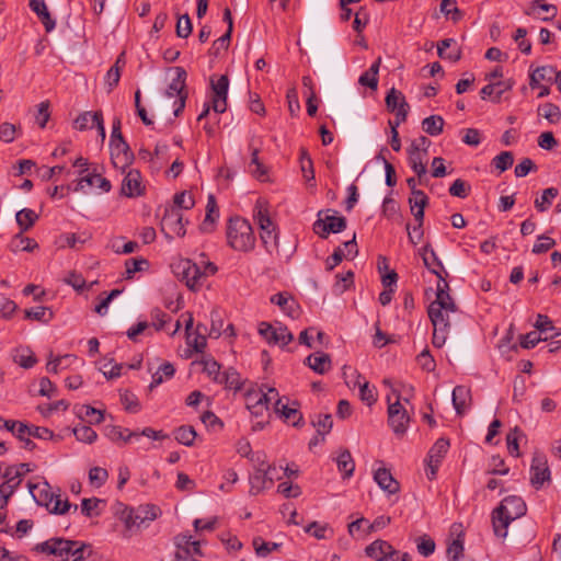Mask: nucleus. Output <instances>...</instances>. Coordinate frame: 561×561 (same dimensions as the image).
Masks as SVG:
<instances>
[{
    "mask_svg": "<svg viewBox=\"0 0 561 561\" xmlns=\"http://www.w3.org/2000/svg\"><path fill=\"white\" fill-rule=\"evenodd\" d=\"M448 284L437 283L436 298L428 308L427 314L433 325L432 343L435 347H443L448 337L450 327L458 316V308L448 293Z\"/></svg>",
    "mask_w": 561,
    "mask_h": 561,
    "instance_id": "obj_1",
    "label": "nucleus"
},
{
    "mask_svg": "<svg viewBox=\"0 0 561 561\" xmlns=\"http://www.w3.org/2000/svg\"><path fill=\"white\" fill-rule=\"evenodd\" d=\"M527 506L524 500L517 495H510L502 500L500 505L492 512V524L494 534L497 537L505 538L507 536L508 525L524 516Z\"/></svg>",
    "mask_w": 561,
    "mask_h": 561,
    "instance_id": "obj_2",
    "label": "nucleus"
},
{
    "mask_svg": "<svg viewBox=\"0 0 561 561\" xmlns=\"http://www.w3.org/2000/svg\"><path fill=\"white\" fill-rule=\"evenodd\" d=\"M227 241L236 251H252L256 239L251 224L239 216L230 218L227 227Z\"/></svg>",
    "mask_w": 561,
    "mask_h": 561,
    "instance_id": "obj_3",
    "label": "nucleus"
},
{
    "mask_svg": "<svg viewBox=\"0 0 561 561\" xmlns=\"http://www.w3.org/2000/svg\"><path fill=\"white\" fill-rule=\"evenodd\" d=\"M159 513V507L151 504L142 505L138 508L125 506L119 512V519L125 524L127 529H131L135 526H141L145 522L154 520Z\"/></svg>",
    "mask_w": 561,
    "mask_h": 561,
    "instance_id": "obj_4",
    "label": "nucleus"
},
{
    "mask_svg": "<svg viewBox=\"0 0 561 561\" xmlns=\"http://www.w3.org/2000/svg\"><path fill=\"white\" fill-rule=\"evenodd\" d=\"M396 394V401L391 402V398L388 394V424L397 436H403L408 430L410 423V416L405 408L400 402V393L393 389Z\"/></svg>",
    "mask_w": 561,
    "mask_h": 561,
    "instance_id": "obj_5",
    "label": "nucleus"
},
{
    "mask_svg": "<svg viewBox=\"0 0 561 561\" xmlns=\"http://www.w3.org/2000/svg\"><path fill=\"white\" fill-rule=\"evenodd\" d=\"M187 224L188 221L184 220L183 213H179L178 207H164L160 226L168 240H172L175 237H184Z\"/></svg>",
    "mask_w": 561,
    "mask_h": 561,
    "instance_id": "obj_6",
    "label": "nucleus"
},
{
    "mask_svg": "<svg viewBox=\"0 0 561 561\" xmlns=\"http://www.w3.org/2000/svg\"><path fill=\"white\" fill-rule=\"evenodd\" d=\"M333 210H320L318 219L313 224V231L320 238L325 239L330 233L342 232L346 228V219L343 216H335Z\"/></svg>",
    "mask_w": 561,
    "mask_h": 561,
    "instance_id": "obj_7",
    "label": "nucleus"
},
{
    "mask_svg": "<svg viewBox=\"0 0 561 561\" xmlns=\"http://www.w3.org/2000/svg\"><path fill=\"white\" fill-rule=\"evenodd\" d=\"M73 546H77V540L55 537L37 543L34 550L42 553L53 554L58 558L59 561H68L71 558V549Z\"/></svg>",
    "mask_w": 561,
    "mask_h": 561,
    "instance_id": "obj_8",
    "label": "nucleus"
},
{
    "mask_svg": "<svg viewBox=\"0 0 561 561\" xmlns=\"http://www.w3.org/2000/svg\"><path fill=\"white\" fill-rule=\"evenodd\" d=\"M175 77L172 79L171 83L169 84L165 95L169 98H175L174 101V115L179 116L184 107H185V101L187 98V93L184 91L185 89V81H186V71L182 67H175Z\"/></svg>",
    "mask_w": 561,
    "mask_h": 561,
    "instance_id": "obj_9",
    "label": "nucleus"
},
{
    "mask_svg": "<svg viewBox=\"0 0 561 561\" xmlns=\"http://www.w3.org/2000/svg\"><path fill=\"white\" fill-rule=\"evenodd\" d=\"M211 107L217 114H222L227 110V98L229 89V78L226 75L210 77Z\"/></svg>",
    "mask_w": 561,
    "mask_h": 561,
    "instance_id": "obj_10",
    "label": "nucleus"
},
{
    "mask_svg": "<svg viewBox=\"0 0 561 561\" xmlns=\"http://www.w3.org/2000/svg\"><path fill=\"white\" fill-rule=\"evenodd\" d=\"M176 274L185 282L186 286L196 291L204 285L202 266L191 260H183L176 265Z\"/></svg>",
    "mask_w": 561,
    "mask_h": 561,
    "instance_id": "obj_11",
    "label": "nucleus"
},
{
    "mask_svg": "<svg viewBox=\"0 0 561 561\" xmlns=\"http://www.w3.org/2000/svg\"><path fill=\"white\" fill-rule=\"evenodd\" d=\"M551 472L548 466L547 457L543 454L536 453L530 466V482L537 490L546 482H550Z\"/></svg>",
    "mask_w": 561,
    "mask_h": 561,
    "instance_id": "obj_12",
    "label": "nucleus"
},
{
    "mask_svg": "<svg viewBox=\"0 0 561 561\" xmlns=\"http://www.w3.org/2000/svg\"><path fill=\"white\" fill-rule=\"evenodd\" d=\"M449 440L438 438L427 454L426 477L433 480L436 477L440 462L449 449Z\"/></svg>",
    "mask_w": 561,
    "mask_h": 561,
    "instance_id": "obj_13",
    "label": "nucleus"
},
{
    "mask_svg": "<svg viewBox=\"0 0 561 561\" xmlns=\"http://www.w3.org/2000/svg\"><path fill=\"white\" fill-rule=\"evenodd\" d=\"M111 156L114 167L122 170H125L134 159V153L124 138L111 141Z\"/></svg>",
    "mask_w": 561,
    "mask_h": 561,
    "instance_id": "obj_14",
    "label": "nucleus"
},
{
    "mask_svg": "<svg viewBox=\"0 0 561 561\" xmlns=\"http://www.w3.org/2000/svg\"><path fill=\"white\" fill-rule=\"evenodd\" d=\"M366 556L375 561H391L398 551L386 540L377 539L365 549Z\"/></svg>",
    "mask_w": 561,
    "mask_h": 561,
    "instance_id": "obj_15",
    "label": "nucleus"
},
{
    "mask_svg": "<svg viewBox=\"0 0 561 561\" xmlns=\"http://www.w3.org/2000/svg\"><path fill=\"white\" fill-rule=\"evenodd\" d=\"M145 191L141 174L138 170L131 169L127 172L122 182L121 192L126 197L140 196Z\"/></svg>",
    "mask_w": 561,
    "mask_h": 561,
    "instance_id": "obj_16",
    "label": "nucleus"
},
{
    "mask_svg": "<svg viewBox=\"0 0 561 561\" xmlns=\"http://www.w3.org/2000/svg\"><path fill=\"white\" fill-rule=\"evenodd\" d=\"M85 185L96 186L104 193L110 192L112 188L111 182L96 172H88L87 174L80 175L73 191H83Z\"/></svg>",
    "mask_w": 561,
    "mask_h": 561,
    "instance_id": "obj_17",
    "label": "nucleus"
},
{
    "mask_svg": "<svg viewBox=\"0 0 561 561\" xmlns=\"http://www.w3.org/2000/svg\"><path fill=\"white\" fill-rule=\"evenodd\" d=\"M271 302L277 305L284 313L296 319L299 317L300 310L296 300L287 293H277L271 297Z\"/></svg>",
    "mask_w": 561,
    "mask_h": 561,
    "instance_id": "obj_18",
    "label": "nucleus"
},
{
    "mask_svg": "<svg viewBox=\"0 0 561 561\" xmlns=\"http://www.w3.org/2000/svg\"><path fill=\"white\" fill-rule=\"evenodd\" d=\"M253 218L257 224L260 231L276 227L274 221L271 219L267 202L262 198L257 199L254 205Z\"/></svg>",
    "mask_w": 561,
    "mask_h": 561,
    "instance_id": "obj_19",
    "label": "nucleus"
},
{
    "mask_svg": "<svg viewBox=\"0 0 561 561\" xmlns=\"http://www.w3.org/2000/svg\"><path fill=\"white\" fill-rule=\"evenodd\" d=\"M421 256L423 259L424 265L438 277V283L444 285V282L446 280L440 274V270H444V266L430 244H426L422 248Z\"/></svg>",
    "mask_w": 561,
    "mask_h": 561,
    "instance_id": "obj_20",
    "label": "nucleus"
},
{
    "mask_svg": "<svg viewBox=\"0 0 561 561\" xmlns=\"http://www.w3.org/2000/svg\"><path fill=\"white\" fill-rule=\"evenodd\" d=\"M265 396L262 390H250L245 394V407L255 416H261L268 410L265 404Z\"/></svg>",
    "mask_w": 561,
    "mask_h": 561,
    "instance_id": "obj_21",
    "label": "nucleus"
},
{
    "mask_svg": "<svg viewBox=\"0 0 561 561\" xmlns=\"http://www.w3.org/2000/svg\"><path fill=\"white\" fill-rule=\"evenodd\" d=\"M374 480L388 494H396L400 490L399 482L392 477L391 472L386 468H379L375 474Z\"/></svg>",
    "mask_w": 561,
    "mask_h": 561,
    "instance_id": "obj_22",
    "label": "nucleus"
},
{
    "mask_svg": "<svg viewBox=\"0 0 561 561\" xmlns=\"http://www.w3.org/2000/svg\"><path fill=\"white\" fill-rule=\"evenodd\" d=\"M437 54L440 58L456 62L461 57V50L454 38H445L437 43Z\"/></svg>",
    "mask_w": 561,
    "mask_h": 561,
    "instance_id": "obj_23",
    "label": "nucleus"
},
{
    "mask_svg": "<svg viewBox=\"0 0 561 561\" xmlns=\"http://www.w3.org/2000/svg\"><path fill=\"white\" fill-rule=\"evenodd\" d=\"M512 87V80L489 83L481 89V99L485 100L486 98H492L494 102H500L502 94L505 91L511 90Z\"/></svg>",
    "mask_w": 561,
    "mask_h": 561,
    "instance_id": "obj_24",
    "label": "nucleus"
},
{
    "mask_svg": "<svg viewBox=\"0 0 561 561\" xmlns=\"http://www.w3.org/2000/svg\"><path fill=\"white\" fill-rule=\"evenodd\" d=\"M28 7L36 13L46 32H50L55 28L56 22L51 19L44 0H30Z\"/></svg>",
    "mask_w": 561,
    "mask_h": 561,
    "instance_id": "obj_25",
    "label": "nucleus"
},
{
    "mask_svg": "<svg viewBox=\"0 0 561 561\" xmlns=\"http://www.w3.org/2000/svg\"><path fill=\"white\" fill-rule=\"evenodd\" d=\"M305 364L314 373L323 375L331 368V358L325 353H314L306 357Z\"/></svg>",
    "mask_w": 561,
    "mask_h": 561,
    "instance_id": "obj_26",
    "label": "nucleus"
},
{
    "mask_svg": "<svg viewBox=\"0 0 561 561\" xmlns=\"http://www.w3.org/2000/svg\"><path fill=\"white\" fill-rule=\"evenodd\" d=\"M471 401V394L469 388L465 386H456L453 390V405L457 414H463Z\"/></svg>",
    "mask_w": 561,
    "mask_h": 561,
    "instance_id": "obj_27",
    "label": "nucleus"
},
{
    "mask_svg": "<svg viewBox=\"0 0 561 561\" xmlns=\"http://www.w3.org/2000/svg\"><path fill=\"white\" fill-rule=\"evenodd\" d=\"M427 153L422 151H415L411 148L408 149L409 165L419 178V182L423 183L424 175L426 174V165L423 162Z\"/></svg>",
    "mask_w": 561,
    "mask_h": 561,
    "instance_id": "obj_28",
    "label": "nucleus"
},
{
    "mask_svg": "<svg viewBox=\"0 0 561 561\" xmlns=\"http://www.w3.org/2000/svg\"><path fill=\"white\" fill-rule=\"evenodd\" d=\"M381 64V58L378 57L369 67V69L359 76L358 83L363 87H368L371 90H377L378 87V72Z\"/></svg>",
    "mask_w": 561,
    "mask_h": 561,
    "instance_id": "obj_29",
    "label": "nucleus"
},
{
    "mask_svg": "<svg viewBox=\"0 0 561 561\" xmlns=\"http://www.w3.org/2000/svg\"><path fill=\"white\" fill-rule=\"evenodd\" d=\"M23 233L24 232L20 231L12 238L10 243L11 251L34 252L35 250H37L38 243L33 238L25 237Z\"/></svg>",
    "mask_w": 561,
    "mask_h": 561,
    "instance_id": "obj_30",
    "label": "nucleus"
},
{
    "mask_svg": "<svg viewBox=\"0 0 561 561\" xmlns=\"http://www.w3.org/2000/svg\"><path fill=\"white\" fill-rule=\"evenodd\" d=\"M77 415L89 424H100L104 420V412L90 405L77 407Z\"/></svg>",
    "mask_w": 561,
    "mask_h": 561,
    "instance_id": "obj_31",
    "label": "nucleus"
},
{
    "mask_svg": "<svg viewBox=\"0 0 561 561\" xmlns=\"http://www.w3.org/2000/svg\"><path fill=\"white\" fill-rule=\"evenodd\" d=\"M38 215L31 208H23L15 215L16 224L21 232L28 231L37 221Z\"/></svg>",
    "mask_w": 561,
    "mask_h": 561,
    "instance_id": "obj_32",
    "label": "nucleus"
},
{
    "mask_svg": "<svg viewBox=\"0 0 561 561\" xmlns=\"http://www.w3.org/2000/svg\"><path fill=\"white\" fill-rule=\"evenodd\" d=\"M22 478L4 479V482L0 485V507L4 508L8 505L9 499L20 486Z\"/></svg>",
    "mask_w": 561,
    "mask_h": 561,
    "instance_id": "obj_33",
    "label": "nucleus"
},
{
    "mask_svg": "<svg viewBox=\"0 0 561 561\" xmlns=\"http://www.w3.org/2000/svg\"><path fill=\"white\" fill-rule=\"evenodd\" d=\"M99 119H102V112H83L75 119L73 127L81 131L91 129Z\"/></svg>",
    "mask_w": 561,
    "mask_h": 561,
    "instance_id": "obj_34",
    "label": "nucleus"
},
{
    "mask_svg": "<svg viewBox=\"0 0 561 561\" xmlns=\"http://www.w3.org/2000/svg\"><path fill=\"white\" fill-rule=\"evenodd\" d=\"M13 362L19 366L28 369L32 368L37 359L35 354L27 347H19L14 351Z\"/></svg>",
    "mask_w": 561,
    "mask_h": 561,
    "instance_id": "obj_35",
    "label": "nucleus"
},
{
    "mask_svg": "<svg viewBox=\"0 0 561 561\" xmlns=\"http://www.w3.org/2000/svg\"><path fill=\"white\" fill-rule=\"evenodd\" d=\"M444 118L439 115H431L423 119L422 128L425 133L431 136H438L442 134L444 128Z\"/></svg>",
    "mask_w": 561,
    "mask_h": 561,
    "instance_id": "obj_36",
    "label": "nucleus"
},
{
    "mask_svg": "<svg viewBox=\"0 0 561 561\" xmlns=\"http://www.w3.org/2000/svg\"><path fill=\"white\" fill-rule=\"evenodd\" d=\"M336 465L339 471L342 473L343 478H350L355 469V462L352 458V455L348 450H343L336 459Z\"/></svg>",
    "mask_w": 561,
    "mask_h": 561,
    "instance_id": "obj_37",
    "label": "nucleus"
},
{
    "mask_svg": "<svg viewBox=\"0 0 561 561\" xmlns=\"http://www.w3.org/2000/svg\"><path fill=\"white\" fill-rule=\"evenodd\" d=\"M174 373H175V368L171 363H169V362L163 363L158 368V370L152 375V380L149 386L150 389L158 387L165 379H171L174 376Z\"/></svg>",
    "mask_w": 561,
    "mask_h": 561,
    "instance_id": "obj_38",
    "label": "nucleus"
},
{
    "mask_svg": "<svg viewBox=\"0 0 561 561\" xmlns=\"http://www.w3.org/2000/svg\"><path fill=\"white\" fill-rule=\"evenodd\" d=\"M30 492L37 504L44 505L47 508L50 506L49 495H54V492L47 483L43 486L30 484Z\"/></svg>",
    "mask_w": 561,
    "mask_h": 561,
    "instance_id": "obj_39",
    "label": "nucleus"
},
{
    "mask_svg": "<svg viewBox=\"0 0 561 561\" xmlns=\"http://www.w3.org/2000/svg\"><path fill=\"white\" fill-rule=\"evenodd\" d=\"M260 239L265 250L272 254L278 250V233L276 227L260 231Z\"/></svg>",
    "mask_w": 561,
    "mask_h": 561,
    "instance_id": "obj_40",
    "label": "nucleus"
},
{
    "mask_svg": "<svg viewBox=\"0 0 561 561\" xmlns=\"http://www.w3.org/2000/svg\"><path fill=\"white\" fill-rule=\"evenodd\" d=\"M359 398L368 407H371L377 401V390L375 386H371L367 380H358Z\"/></svg>",
    "mask_w": 561,
    "mask_h": 561,
    "instance_id": "obj_41",
    "label": "nucleus"
},
{
    "mask_svg": "<svg viewBox=\"0 0 561 561\" xmlns=\"http://www.w3.org/2000/svg\"><path fill=\"white\" fill-rule=\"evenodd\" d=\"M276 412L280 413L282 416L288 421L291 422L293 425H297L299 421L301 420V415L298 412L296 408H291L286 403H283L282 400L276 401Z\"/></svg>",
    "mask_w": 561,
    "mask_h": 561,
    "instance_id": "obj_42",
    "label": "nucleus"
},
{
    "mask_svg": "<svg viewBox=\"0 0 561 561\" xmlns=\"http://www.w3.org/2000/svg\"><path fill=\"white\" fill-rule=\"evenodd\" d=\"M272 468L271 466L267 467L266 470H259L252 478H251V489L256 490L259 492L260 490L266 488L265 483L268 480L270 483L273 482V474H272Z\"/></svg>",
    "mask_w": 561,
    "mask_h": 561,
    "instance_id": "obj_43",
    "label": "nucleus"
},
{
    "mask_svg": "<svg viewBox=\"0 0 561 561\" xmlns=\"http://www.w3.org/2000/svg\"><path fill=\"white\" fill-rule=\"evenodd\" d=\"M75 437L82 443L92 444L96 440V432L85 424H79L73 428Z\"/></svg>",
    "mask_w": 561,
    "mask_h": 561,
    "instance_id": "obj_44",
    "label": "nucleus"
},
{
    "mask_svg": "<svg viewBox=\"0 0 561 561\" xmlns=\"http://www.w3.org/2000/svg\"><path fill=\"white\" fill-rule=\"evenodd\" d=\"M107 436L112 440H123L125 443L130 442L133 438H139V432H133L128 428H122L119 426H113L108 430Z\"/></svg>",
    "mask_w": 561,
    "mask_h": 561,
    "instance_id": "obj_45",
    "label": "nucleus"
},
{
    "mask_svg": "<svg viewBox=\"0 0 561 561\" xmlns=\"http://www.w3.org/2000/svg\"><path fill=\"white\" fill-rule=\"evenodd\" d=\"M195 201L193 196L186 192H181L174 195L173 204L167 205V207H178L179 213L193 208Z\"/></svg>",
    "mask_w": 561,
    "mask_h": 561,
    "instance_id": "obj_46",
    "label": "nucleus"
},
{
    "mask_svg": "<svg viewBox=\"0 0 561 561\" xmlns=\"http://www.w3.org/2000/svg\"><path fill=\"white\" fill-rule=\"evenodd\" d=\"M196 437L194 427L188 425L180 426L174 432V438L185 446H192Z\"/></svg>",
    "mask_w": 561,
    "mask_h": 561,
    "instance_id": "obj_47",
    "label": "nucleus"
},
{
    "mask_svg": "<svg viewBox=\"0 0 561 561\" xmlns=\"http://www.w3.org/2000/svg\"><path fill=\"white\" fill-rule=\"evenodd\" d=\"M558 194L559 191L556 187L546 188L542 192L541 197L535 199V207L537 208V210L541 213L546 211L550 207L552 199H554L558 196Z\"/></svg>",
    "mask_w": 561,
    "mask_h": 561,
    "instance_id": "obj_48",
    "label": "nucleus"
},
{
    "mask_svg": "<svg viewBox=\"0 0 561 561\" xmlns=\"http://www.w3.org/2000/svg\"><path fill=\"white\" fill-rule=\"evenodd\" d=\"M25 318L48 323L53 319V312L47 307L38 306L25 310Z\"/></svg>",
    "mask_w": 561,
    "mask_h": 561,
    "instance_id": "obj_49",
    "label": "nucleus"
},
{
    "mask_svg": "<svg viewBox=\"0 0 561 561\" xmlns=\"http://www.w3.org/2000/svg\"><path fill=\"white\" fill-rule=\"evenodd\" d=\"M101 504H104V501L98 497L83 499L81 502V513L87 517L99 516L101 514Z\"/></svg>",
    "mask_w": 561,
    "mask_h": 561,
    "instance_id": "obj_50",
    "label": "nucleus"
},
{
    "mask_svg": "<svg viewBox=\"0 0 561 561\" xmlns=\"http://www.w3.org/2000/svg\"><path fill=\"white\" fill-rule=\"evenodd\" d=\"M49 502L48 511L54 514H66L71 507L69 501L67 499L64 500L60 494L54 493V495H49Z\"/></svg>",
    "mask_w": 561,
    "mask_h": 561,
    "instance_id": "obj_51",
    "label": "nucleus"
},
{
    "mask_svg": "<svg viewBox=\"0 0 561 561\" xmlns=\"http://www.w3.org/2000/svg\"><path fill=\"white\" fill-rule=\"evenodd\" d=\"M186 343L193 347L195 352H203L207 345L206 334L199 332V328H196L193 333H187Z\"/></svg>",
    "mask_w": 561,
    "mask_h": 561,
    "instance_id": "obj_52",
    "label": "nucleus"
},
{
    "mask_svg": "<svg viewBox=\"0 0 561 561\" xmlns=\"http://www.w3.org/2000/svg\"><path fill=\"white\" fill-rule=\"evenodd\" d=\"M386 106L389 112H394L396 110H399L401 105L407 103L404 95L402 92L398 91L394 88H391L390 91L387 93L386 96Z\"/></svg>",
    "mask_w": 561,
    "mask_h": 561,
    "instance_id": "obj_53",
    "label": "nucleus"
},
{
    "mask_svg": "<svg viewBox=\"0 0 561 561\" xmlns=\"http://www.w3.org/2000/svg\"><path fill=\"white\" fill-rule=\"evenodd\" d=\"M299 160H300V169L304 173V178L307 181L314 180L313 163L305 148L300 149V159Z\"/></svg>",
    "mask_w": 561,
    "mask_h": 561,
    "instance_id": "obj_54",
    "label": "nucleus"
},
{
    "mask_svg": "<svg viewBox=\"0 0 561 561\" xmlns=\"http://www.w3.org/2000/svg\"><path fill=\"white\" fill-rule=\"evenodd\" d=\"M274 332H275V334H274L275 337L273 340V344H275V345L285 346V345L289 344L294 339L293 333L286 327L282 325L280 323L275 325Z\"/></svg>",
    "mask_w": 561,
    "mask_h": 561,
    "instance_id": "obj_55",
    "label": "nucleus"
},
{
    "mask_svg": "<svg viewBox=\"0 0 561 561\" xmlns=\"http://www.w3.org/2000/svg\"><path fill=\"white\" fill-rule=\"evenodd\" d=\"M279 543L276 542H266L262 538L256 537L253 539V547L259 557H266L272 551L277 550L279 548Z\"/></svg>",
    "mask_w": 561,
    "mask_h": 561,
    "instance_id": "obj_56",
    "label": "nucleus"
},
{
    "mask_svg": "<svg viewBox=\"0 0 561 561\" xmlns=\"http://www.w3.org/2000/svg\"><path fill=\"white\" fill-rule=\"evenodd\" d=\"M15 437L23 443V448L32 450L35 448L34 442L31 439L30 425L21 423L16 430Z\"/></svg>",
    "mask_w": 561,
    "mask_h": 561,
    "instance_id": "obj_57",
    "label": "nucleus"
},
{
    "mask_svg": "<svg viewBox=\"0 0 561 561\" xmlns=\"http://www.w3.org/2000/svg\"><path fill=\"white\" fill-rule=\"evenodd\" d=\"M176 35L181 38H187L192 33V21L187 13L179 16L175 27Z\"/></svg>",
    "mask_w": 561,
    "mask_h": 561,
    "instance_id": "obj_58",
    "label": "nucleus"
},
{
    "mask_svg": "<svg viewBox=\"0 0 561 561\" xmlns=\"http://www.w3.org/2000/svg\"><path fill=\"white\" fill-rule=\"evenodd\" d=\"M313 425L317 427V432L324 439V435L330 433L333 421L331 414H319L317 421L313 422Z\"/></svg>",
    "mask_w": 561,
    "mask_h": 561,
    "instance_id": "obj_59",
    "label": "nucleus"
},
{
    "mask_svg": "<svg viewBox=\"0 0 561 561\" xmlns=\"http://www.w3.org/2000/svg\"><path fill=\"white\" fill-rule=\"evenodd\" d=\"M470 185L461 180L457 179L449 187V194L455 197L466 198L470 194Z\"/></svg>",
    "mask_w": 561,
    "mask_h": 561,
    "instance_id": "obj_60",
    "label": "nucleus"
},
{
    "mask_svg": "<svg viewBox=\"0 0 561 561\" xmlns=\"http://www.w3.org/2000/svg\"><path fill=\"white\" fill-rule=\"evenodd\" d=\"M539 115L543 116L550 123H557L561 118V111L557 105L546 103L539 108Z\"/></svg>",
    "mask_w": 561,
    "mask_h": 561,
    "instance_id": "obj_61",
    "label": "nucleus"
},
{
    "mask_svg": "<svg viewBox=\"0 0 561 561\" xmlns=\"http://www.w3.org/2000/svg\"><path fill=\"white\" fill-rule=\"evenodd\" d=\"M225 388L230 390H240L242 386L241 376L240 374L233 369L229 368L225 370Z\"/></svg>",
    "mask_w": 561,
    "mask_h": 561,
    "instance_id": "obj_62",
    "label": "nucleus"
},
{
    "mask_svg": "<svg viewBox=\"0 0 561 561\" xmlns=\"http://www.w3.org/2000/svg\"><path fill=\"white\" fill-rule=\"evenodd\" d=\"M336 279L334 290L342 294L353 285L354 273L353 271H347L346 273L337 274Z\"/></svg>",
    "mask_w": 561,
    "mask_h": 561,
    "instance_id": "obj_63",
    "label": "nucleus"
},
{
    "mask_svg": "<svg viewBox=\"0 0 561 561\" xmlns=\"http://www.w3.org/2000/svg\"><path fill=\"white\" fill-rule=\"evenodd\" d=\"M514 161L513 154L510 151H503L496 157L493 158V165L500 170V172H504L508 168L512 167Z\"/></svg>",
    "mask_w": 561,
    "mask_h": 561,
    "instance_id": "obj_64",
    "label": "nucleus"
}]
</instances>
